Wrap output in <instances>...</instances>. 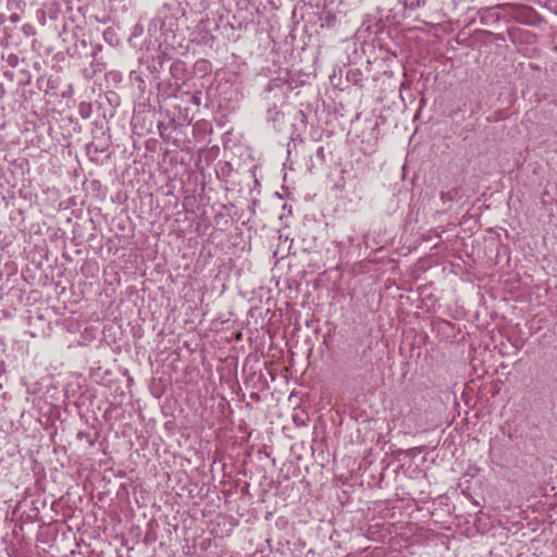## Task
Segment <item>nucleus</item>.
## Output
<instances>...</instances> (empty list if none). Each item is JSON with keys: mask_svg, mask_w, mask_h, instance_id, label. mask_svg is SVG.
Masks as SVG:
<instances>
[{"mask_svg": "<svg viewBox=\"0 0 557 557\" xmlns=\"http://www.w3.org/2000/svg\"><path fill=\"white\" fill-rule=\"evenodd\" d=\"M292 89V86L288 84L286 78L275 77L272 78L267 87H265V98L270 99L269 95L273 94V97L280 101L284 102L286 98V94Z\"/></svg>", "mask_w": 557, "mask_h": 557, "instance_id": "nucleus-1", "label": "nucleus"}, {"mask_svg": "<svg viewBox=\"0 0 557 557\" xmlns=\"http://www.w3.org/2000/svg\"><path fill=\"white\" fill-rule=\"evenodd\" d=\"M184 1L188 7H190L193 10H195L197 12L206 11L209 8L210 2H211V0H184Z\"/></svg>", "mask_w": 557, "mask_h": 557, "instance_id": "nucleus-2", "label": "nucleus"}, {"mask_svg": "<svg viewBox=\"0 0 557 557\" xmlns=\"http://www.w3.org/2000/svg\"><path fill=\"white\" fill-rule=\"evenodd\" d=\"M418 5V2L416 3V0H397V3L394 8L388 9L389 11L396 10L397 12H401L409 9H414Z\"/></svg>", "mask_w": 557, "mask_h": 557, "instance_id": "nucleus-3", "label": "nucleus"}, {"mask_svg": "<svg viewBox=\"0 0 557 557\" xmlns=\"http://www.w3.org/2000/svg\"><path fill=\"white\" fill-rule=\"evenodd\" d=\"M282 119V113L276 110V102H273V108L268 109V120L273 121L274 123L280 122Z\"/></svg>", "mask_w": 557, "mask_h": 557, "instance_id": "nucleus-4", "label": "nucleus"}, {"mask_svg": "<svg viewBox=\"0 0 557 557\" xmlns=\"http://www.w3.org/2000/svg\"><path fill=\"white\" fill-rule=\"evenodd\" d=\"M193 102H194L195 104L199 106V104H200V97H199V96L194 95V96H193Z\"/></svg>", "mask_w": 557, "mask_h": 557, "instance_id": "nucleus-5", "label": "nucleus"}, {"mask_svg": "<svg viewBox=\"0 0 557 557\" xmlns=\"http://www.w3.org/2000/svg\"><path fill=\"white\" fill-rule=\"evenodd\" d=\"M18 20H20V16L17 14H12L10 16V21L13 22V23L17 22Z\"/></svg>", "mask_w": 557, "mask_h": 557, "instance_id": "nucleus-6", "label": "nucleus"}]
</instances>
